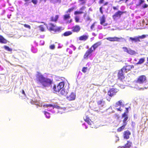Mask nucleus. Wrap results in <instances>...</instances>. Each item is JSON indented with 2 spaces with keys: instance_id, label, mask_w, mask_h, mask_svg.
I'll list each match as a JSON object with an SVG mask.
<instances>
[{
  "instance_id": "5",
  "label": "nucleus",
  "mask_w": 148,
  "mask_h": 148,
  "mask_svg": "<svg viewBox=\"0 0 148 148\" xmlns=\"http://www.w3.org/2000/svg\"><path fill=\"white\" fill-rule=\"evenodd\" d=\"M117 79L123 81L125 78L124 71L121 69L118 70L117 74Z\"/></svg>"
},
{
  "instance_id": "4",
  "label": "nucleus",
  "mask_w": 148,
  "mask_h": 148,
  "mask_svg": "<svg viewBox=\"0 0 148 148\" xmlns=\"http://www.w3.org/2000/svg\"><path fill=\"white\" fill-rule=\"evenodd\" d=\"M64 82H60L57 86L54 85L53 88V89L56 92H59L60 90L64 88Z\"/></svg>"
},
{
  "instance_id": "48",
  "label": "nucleus",
  "mask_w": 148,
  "mask_h": 148,
  "mask_svg": "<svg viewBox=\"0 0 148 148\" xmlns=\"http://www.w3.org/2000/svg\"><path fill=\"white\" fill-rule=\"evenodd\" d=\"M104 1V0H99V1L98 3L99 4L103 3Z\"/></svg>"
},
{
  "instance_id": "10",
  "label": "nucleus",
  "mask_w": 148,
  "mask_h": 148,
  "mask_svg": "<svg viewBox=\"0 0 148 148\" xmlns=\"http://www.w3.org/2000/svg\"><path fill=\"white\" fill-rule=\"evenodd\" d=\"M126 13V11H122L120 10L117 11L112 16L113 18L115 20L117 17L120 18L121 17V15L123 13Z\"/></svg>"
},
{
  "instance_id": "28",
  "label": "nucleus",
  "mask_w": 148,
  "mask_h": 148,
  "mask_svg": "<svg viewBox=\"0 0 148 148\" xmlns=\"http://www.w3.org/2000/svg\"><path fill=\"white\" fill-rule=\"evenodd\" d=\"M26 3L25 4H26L27 3L29 2L30 0H23ZM31 2H32L34 5H36L38 3V0H32Z\"/></svg>"
},
{
  "instance_id": "34",
  "label": "nucleus",
  "mask_w": 148,
  "mask_h": 148,
  "mask_svg": "<svg viewBox=\"0 0 148 148\" xmlns=\"http://www.w3.org/2000/svg\"><path fill=\"white\" fill-rule=\"evenodd\" d=\"M144 0H139V2L138 4L136 5V6H140L143 3L145 2Z\"/></svg>"
},
{
  "instance_id": "8",
  "label": "nucleus",
  "mask_w": 148,
  "mask_h": 148,
  "mask_svg": "<svg viewBox=\"0 0 148 148\" xmlns=\"http://www.w3.org/2000/svg\"><path fill=\"white\" fill-rule=\"evenodd\" d=\"M119 90L116 88H112L109 90L108 92V95L110 97H112L118 92Z\"/></svg>"
},
{
  "instance_id": "18",
  "label": "nucleus",
  "mask_w": 148,
  "mask_h": 148,
  "mask_svg": "<svg viewBox=\"0 0 148 148\" xmlns=\"http://www.w3.org/2000/svg\"><path fill=\"white\" fill-rule=\"evenodd\" d=\"M131 135V132L129 130H126L124 132L123 137L124 138L126 139H128L129 136Z\"/></svg>"
},
{
  "instance_id": "3",
  "label": "nucleus",
  "mask_w": 148,
  "mask_h": 148,
  "mask_svg": "<svg viewBox=\"0 0 148 148\" xmlns=\"http://www.w3.org/2000/svg\"><path fill=\"white\" fill-rule=\"evenodd\" d=\"M47 29L50 31H54L55 32L59 31L60 30L59 27H57L56 25L52 23H49L48 24H45Z\"/></svg>"
},
{
  "instance_id": "40",
  "label": "nucleus",
  "mask_w": 148,
  "mask_h": 148,
  "mask_svg": "<svg viewBox=\"0 0 148 148\" xmlns=\"http://www.w3.org/2000/svg\"><path fill=\"white\" fill-rule=\"evenodd\" d=\"M40 28V30L42 32H44L45 31V29L42 25H40L39 26Z\"/></svg>"
},
{
  "instance_id": "62",
  "label": "nucleus",
  "mask_w": 148,
  "mask_h": 148,
  "mask_svg": "<svg viewBox=\"0 0 148 148\" xmlns=\"http://www.w3.org/2000/svg\"><path fill=\"white\" fill-rule=\"evenodd\" d=\"M107 25H108L107 23H106L105 25H104V26H106Z\"/></svg>"
},
{
  "instance_id": "53",
  "label": "nucleus",
  "mask_w": 148,
  "mask_h": 148,
  "mask_svg": "<svg viewBox=\"0 0 148 148\" xmlns=\"http://www.w3.org/2000/svg\"><path fill=\"white\" fill-rule=\"evenodd\" d=\"M116 110L117 111H120L121 112L122 111V109H121V108L120 107L119 108H117Z\"/></svg>"
},
{
  "instance_id": "60",
  "label": "nucleus",
  "mask_w": 148,
  "mask_h": 148,
  "mask_svg": "<svg viewBox=\"0 0 148 148\" xmlns=\"http://www.w3.org/2000/svg\"><path fill=\"white\" fill-rule=\"evenodd\" d=\"M11 16V15H8V18H10V16Z\"/></svg>"
},
{
  "instance_id": "32",
  "label": "nucleus",
  "mask_w": 148,
  "mask_h": 148,
  "mask_svg": "<svg viewBox=\"0 0 148 148\" xmlns=\"http://www.w3.org/2000/svg\"><path fill=\"white\" fill-rule=\"evenodd\" d=\"M3 47L5 50L11 52L12 50V48H10L8 46H4Z\"/></svg>"
},
{
  "instance_id": "7",
  "label": "nucleus",
  "mask_w": 148,
  "mask_h": 148,
  "mask_svg": "<svg viewBox=\"0 0 148 148\" xmlns=\"http://www.w3.org/2000/svg\"><path fill=\"white\" fill-rule=\"evenodd\" d=\"M147 80V77L145 75H141L138 77L136 82L137 83L142 84L146 82Z\"/></svg>"
},
{
  "instance_id": "23",
  "label": "nucleus",
  "mask_w": 148,
  "mask_h": 148,
  "mask_svg": "<svg viewBox=\"0 0 148 148\" xmlns=\"http://www.w3.org/2000/svg\"><path fill=\"white\" fill-rule=\"evenodd\" d=\"M58 17V15H56L55 16H52L50 18V21L56 22L57 21Z\"/></svg>"
},
{
  "instance_id": "13",
  "label": "nucleus",
  "mask_w": 148,
  "mask_h": 148,
  "mask_svg": "<svg viewBox=\"0 0 148 148\" xmlns=\"http://www.w3.org/2000/svg\"><path fill=\"white\" fill-rule=\"evenodd\" d=\"M102 44V42L101 41H99L96 42L90 48L93 51H95V49L97 48L98 47L100 46Z\"/></svg>"
},
{
  "instance_id": "27",
  "label": "nucleus",
  "mask_w": 148,
  "mask_h": 148,
  "mask_svg": "<svg viewBox=\"0 0 148 148\" xmlns=\"http://www.w3.org/2000/svg\"><path fill=\"white\" fill-rule=\"evenodd\" d=\"M127 125V124L123 123V125L117 129V131L118 132H120L122 131L124 129L125 126Z\"/></svg>"
},
{
  "instance_id": "41",
  "label": "nucleus",
  "mask_w": 148,
  "mask_h": 148,
  "mask_svg": "<svg viewBox=\"0 0 148 148\" xmlns=\"http://www.w3.org/2000/svg\"><path fill=\"white\" fill-rule=\"evenodd\" d=\"M72 34V32L71 31H67L65 32V36H68L69 35H71Z\"/></svg>"
},
{
  "instance_id": "25",
  "label": "nucleus",
  "mask_w": 148,
  "mask_h": 148,
  "mask_svg": "<svg viewBox=\"0 0 148 148\" xmlns=\"http://www.w3.org/2000/svg\"><path fill=\"white\" fill-rule=\"evenodd\" d=\"M100 24L102 25L106 22V18L104 15H103L100 18Z\"/></svg>"
},
{
  "instance_id": "42",
  "label": "nucleus",
  "mask_w": 148,
  "mask_h": 148,
  "mask_svg": "<svg viewBox=\"0 0 148 148\" xmlns=\"http://www.w3.org/2000/svg\"><path fill=\"white\" fill-rule=\"evenodd\" d=\"M104 101H103V99L98 101H97V104L98 105H101L103 103Z\"/></svg>"
},
{
  "instance_id": "51",
  "label": "nucleus",
  "mask_w": 148,
  "mask_h": 148,
  "mask_svg": "<svg viewBox=\"0 0 148 148\" xmlns=\"http://www.w3.org/2000/svg\"><path fill=\"white\" fill-rule=\"evenodd\" d=\"M67 86V89H68L69 88V84L67 82V85L66 84L65 87Z\"/></svg>"
},
{
  "instance_id": "38",
  "label": "nucleus",
  "mask_w": 148,
  "mask_h": 148,
  "mask_svg": "<svg viewBox=\"0 0 148 148\" xmlns=\"http://www.w3.org/2000/svg\"><path fill=\"white\" fill-rule=\"evenodd\" d=\"M65 94V89L64 88H63L62 90L60 91V95L61 96L64 95Z\"/></svg>"
},
{
  "instance_id": "61",
  "label": "nucleus",
  "mask_w": 148,
  "mask_h": 148,
  "mask_svg": "<svg viewBox=\"0 0 148 148\" xmlns=\"http://www.w3.org/2000/svg\"><path fill=\"white\" fill-rule=\"evenodd\" d=\"M46 0H40V1H44V2H45Z\"/></svg>"
},
{
  "instance_id": "9",
  "label": "nucleus",
  "mask_w": 148,
  "mask_h": 148,
  "mask_svg": "<svg viewBox=\"0 0 148 148\" xmlns=\"http://www.w3.org/2000/svg\"><path fill=\"white\" fill-rule=\"evenodd\" d=\"M146 37L145 35H143L141 36H139L134 38L130 37L129 38V40H130L132 41H134L135 42H140V39H143Z\"/></svg>"
},
{
  "instance_id": "35",
  "label": "nucleus",
  "mask_w": 148,
  "mask_h": 148,
  "mask_svg": "<svg viewBox=\"0 0 148 148\" xmlns=\"http://www.w3.org/2000/svg\"><path fill=\"white\" fill-rule=\"evenodd\" d=\"M123 103L121 100H120L116 103V106L118 107L119 106H121Z\"/></svg>"
},
{
  "instance_id": "36",
  "label": "nucleus",
  "mask_w": 148,
  "mask_h": 148,
  "mask_svg": "<svg viewBox=\"0 0 148 148\" xmlns=\"http://www.w3.org/2000/svg\"><path fill=\"white\" fill-rule=\"evenodd\" d=\"M76 9V8H75V7H72L71 8H69L68 10H67V11L66 12L68 13L69 12L70 13L71 12L73 11L74 10Z\"/></svg>"
},
{
  "instance_id": "63",
  "label": "nucleus",
  "mask_w": 148,
  "mask_h": 148,
  "mask_svg": "<svg viewBox=\"0 0 148 148\" xmlns=\"http://www.w3.org/2000/svg\"><path fill=\"white\" fill-rule=\"evenodd\" d=\"M107 100L108 101H110V98L109 99H107Z\"/></svg>"
},
{
  "instance_id": "11",
  "label": "nucleus",
  "mask_w": 148,
  "mask_h": 148,
  "mask_svg": "<svg viewBox=\"0 0 148 148\" xmlns=\"http://www.w3.org/2000/svg\"><path fill=\"white\" fill-rule=\"evenodd\" d=\"M94 51L91 48H90L88 49L84 56V59H87L89 57H90L92 55V53Z\"/></svg>"
},
{
  "instance_id": "30",
  "label": "nucleus",
  "mask_w": 148,
  "mask_h": 148,
  "mask_svg": "<svg viewBox=\"0 0 148 148\" xmlns=\"http://www.w3.org/2000/svg\"><path fill=\"white\" fill-rule=\"evenodd\" d=\"M145 61V58H143L139 59L138 61L136 63L137 64H140L143 63Z\"/></svg>"
},
{
  "instance_id": "16",
  "label": "nucleus",
  "mask_w": 148,
  "mask_h": 148,
  "mask_svg": "<svg viewBox=\"0 0 148 148\" xmlns=\"http://www.w3.org/2000/svg\"><path fill=\"white\" fill-rule=\"evenodd\" d=\"M73 20L71 18L70 14H65V23L69 24L72 22Z\"/></svg>"
},
{
  "instance_id": "6",
  "label": "nucleus",
  "mask_w": 148,
  "mask_h": 148,
  "mask_svg": "<svg viewBox=\"0 0 148 148\" xmlns=\"http://www.w3.org/2000/svg\"><path fill=\"white\" fill-rule=\"evenodd\" d=\"M126 65L123 66L121 69L124 71L125 73H127L128 72L130 71L132 69H133L134 68V66L133 65H127V63L125 64Z\"/></svg>"
},
{
  "instance_id": "14",
  "label": "nucleus",
  "mask_w": 148,
  "mask_h": 148,
  "mask_svg": "<svg viewBox=\"0 0 148 148\" xmlns=\"http://www.w3.org/2000/svg\"><path fill=\"white\" fill-rule=\"evenodd\" d=\"M121 117L123 119L122 120L123 123L127 124V121L128 119V114L124 112L122 114Z\"/></svg>"
},
{
  "instance_id": "17",
  "label": "nucleus",
  "mask_w": 148,
  "mask_h": 148,
  "mask_svg": "<svg viewBox=\"0 0 148 148\" xmlns=\"http://www.w3.org/2000/svg\"><path fill=\"white\" fill-rule=\"evenodd\" d=\"M76 95L74 92L71 93L68 96H66L67 99L69 101H72L75 100V99Z\"/></svg>"
},
{
  "instance_id": "45",
  "label": "nucleus",
  "mask_w": 148,
  "mask_h": 148,
  "mask_svg": "<svg viewBox=\"0 0 148 148\" xmlns=\"http://www.w3.org/2000/svg\"><path fill=\"white\" fill-rule=\"evenodd\" d=\"M24 27L25 28H28L29 29H31V27L29 25H28L26 24H24L23 25Z\"/></svg>"
},
{
  "instance_id": "58",
  "label": "nucleus",
  "mask_w": 148,
  "mask_h": 148,
  "mask_svg": "<svg viewBox=\"0 0 148 148\" xmlns=\"http://www.w3.org/2000/svg\"><path fill=\"white\" fill-rule=\"evenodd\" d=\"M53 2H56L58 0H51Z\"/></svg>"
},
{
  "instance_id": "49",
  "label": "nucleus",
  "mask_w": 148,
  "mask_h": 148,
  "mask_svg": "<svg viewBox=\"0 0 148 148\" xmlns=\"http://www.w3.org/2000/svg\"><path fill=\"white\" fill-rule=\"evenodd\" d=\"M125 109L126 110V111H125L124 112H125L126 114H127L129 112L128 108H126Z\"/></svg>"
},
{
  "instance_id": "20",
  "label": "nucleus",
  "mask_w": 148,
  "mask_h": 148,
  "mask_svg": "<svg viewBox=\"0 0 148 148\" xmlns=\"http://www.w3.org/2000/svg\"><path fill=\"white\" fill-rule=\"evenodd\" d=\"M88 38V36L86 35H83L79 37V40L81 41H85Z\"/></svg>"
},
{
  "instance_id": "46",
  "label": "nucleus",
  "mask_w": 148,
  "mask_h": 148,
  "mask_svg": "<svg viewBox=\"0 0 148 148\" xmlns=\"http://www.w3.org/2000/svg\"><path fill=\"white\" fill-rule=\"evenodd\" d=\"M50 48L51 49H55V46L54 45H51L50 46Z\"/></svg>"
},
{
  "instance_id": "52",
  "label": "nucleus",
  "mask_w": 148,
  "mask_h": 148,
  "mask_svg": "<svg viewBox=\"0 0 148 148\" xmlns=\"http://www.w3.org/2000/svg\"><path fill=\"white\" fill-rule=\"evenodd\" d=\"M98 29H102V27L100 25H99L98 26Z\"/></svg>"
},
{
  "instance_id": "2",
  "label": "nucleus",
  "mask_w": 148,
  "mask_h": 148,
  "mask_svg": "<svg viewBox=\"0 0 148 148\" xmlns=\"http://www.w3.org/2000/svg\"><path fill=\"white\" fill-rule=\"evenodd\" d=\"M86 8L85 6H82L79 9V11H76L74 12V14L76 15L74 19L75 22L78 23L79 22L80 18L79 16H76V15L79 14H81L84 13L83 10H84Z\"/></svg>"
},
{
  "instance_id": "19",
  "label": "nucleus",
  "mask_w": 148,
  "mask_h": 148,
  "mask_svg": "<svg viewBox=\"0 0 148 148\" xmlns=\"http://www.w3.org/2000/svg\"><path fill=\"white\" fill-rule=\"evenodd\" d=\"M80 29L81 28L79 26L76 25L73 27L72 30L74 32H78L80 31Z\"/></svg>"
},
{
  "instance_id": "54",
  "label": "nucleus",
  "mask_w": 148,
  "mask_h": 148,
  "mask_svg": "<svg viewBox=\"0 0 148 148\" xmlns=\"http://www.w3.org/2000/svg\"><path fill=\"white\" fill-rule=\"evenodd\" d=\"M22 94H23L24 95H25V91L24 90H22Z\"/></svg>"
},
{
  "instance_id": "37",
  "label": "nucleus",
  "mask_w": 148,
  "mask_h": 148,
  "mask_svg": "<svg viewBox=\"0 0 148 148\" xmlns=\"http://www.w3.org/2000/svg\"><path fill=\"white\" fill-rule=\"evenodd\" d=\"M44 113L47 118H49L50 117V114L47 112L44 111Z\"/></svg>"
},
{
  "instance_id": "55",
  "label": "nucleus",
  "mask_w": 148,
  "mask_h": 148,
  "mask_svg": "<svg viewBox=\"0 0 148 148\" xmlns=\"http://www.w3.org/2000/svg\"><path fill=\"white\" fill-rule=\"evenodd\" d=\"M46 106H47V107H53V105H51V104H49V105H46Z\"/></svg>"
},
{
  "instance_id": "15",
  "label": "nucleus",
  "mask_w": 148,
  "mask_h": 148,
  "mask_svg": "<svg viewBox=\"0 0 148 148\" xmlns=\"http://www.w3.org/2000/svg\"><path fill=\"white\" fill-rule=\"evenodd\" d=\"M84 120L91 127H93L94 126V125L93 122V121H91V120L89 119V118L87 116H86L85 118H84Z\"/></svg>"
},
{
  "instance_id": "21",
  "label": "nucleus",
  "mask_w": 148,
  "mask_h": 148,
  "mask_svg": "<svg viewBox=\"0 0 148 148\" xmlns=\"http://www.w3.org/2000/svg\"><path fill=\"white\" fill-rule=\"evenodd\" d=\"M75 47L73 46H70L69 48L67 49L66 51L70 54H71L73 51L75 49Z\"/></svg>"
},
{
  "instance_id": "12",
  "label": "nucleus",
  "mask_w": 148,
  "mask_h": 148,
  "mask_svg": "<svg viewBox=\"0 0 148 148\" xmlns=\"http://www.w3.org/2000/svg\"><path fill=\"white\" fill-rule=\"evenodd\" d=\"M124 38L122 37L119 38L116 37H109L106 38L108 40L112 42L117 41L119 42L121 40H123Z\"/></svg>"
},
{
  "instance_id": "26",
  "label": "nucleus",
  "mask_w": 148,
  "mask_h": 148,
  "mask_svg": "<svg viewBox=\"0 0 148 148\" xmlns=\"http://www.w3.org/2000/svg\"><path fill=\"white\" fill-rule=\"evenodd\" d=\"M87 15V13H85L84 15L83 16L85 18V21L86 22H88V21H91L92 20L91 19L90 16L88 15H87L86 17V16Z\"/></svg>"
},
{
  "instance_id": "57",
  "label": "nucleus",
  "mask_w": 148,
  "mask_h": 148,
  "mask_svg": "<svg viewBox=\"0 0 148 148\" xmlns=\"http://www.w3.org/2000/svg\"><path fill=\"white\" fill-rule=\"evenodd\" d=\"M147 87H145L144 88H140V90H143L144 89H147Z\"/></svg>"
},
{
  "instance_id": "47",
  "label": "nucleus",
  "mask_w": 148,
  "mask_h": 148,
  "mask_svg": "<svg viewBox=\"0 0 148 148\" xmlns=\"http://www.w3.org/2000/svg\"><path fill=\"white\" fill-rule=\"evenodd\" d=\"M148 6V5H147L146 4H144V5L143 6V8H147Z\"/></svg>"
},
{
  "instance_id": "22",
  "label": "nucleus",
  "mask_w": 148,
  "mask_h": 148,
  "mask_svg": "<svg viewBox=\"0 0 148 148\" xmlns=\"http://www.w3.org/2000/svg\"><path fill=\"white\" fill-rule=\"evenodd\" d=\"M7 40L5 39L2 36L0 35V43L2 44H6Z\"/></svg>"
},
{
  "instance_id": "29",
  "label": "nucleus",
  "mask_w": 148,
  "mask_h": 148,
  "mask_svg": "<svg viewBox=\"0 0 148 148\" xmlns=\"http://www.w3.org/2000/svg\"><path fill=\"white\" fill-rule=\"evenodd\" d=\"M127 53L130 55H135L136 54V52L134 51L129 48L127 52Z\"/></svg>"
},
{
  "instance_id": "31",
  "label": "nucleus",
  "mask_w": 148,
  "mask_h": 148,
  "mask_svg": "<svg viewBox=\"0 0 148 148\" xmlns=\"http://www.w3.org/2000/svg\"><path fill=\"white\" fill-rule=\"evenodd\" d=\"M96 23V22H94L91 25L90 28L91 30H95V24Z\"/></svg>"
},
{
  "instance_id": "50",
  "label": "nucleus",
  "mask_w": 148,
  "mask_h": 148,
  "mask_svg": "<svg viewBox=\"0 0 148 148\" xmlns=\"http://www.w3.org/2000/svg\"><path fill=\"white\" fill-rule=\"evenodd\" d=\"M117 7L113 6V8L114 10H118L119 6H117Z\"/></svg>"
},
{
  "instance_id": "39",
  "label": "nucleus",
  "mask_w": 148,
  "mask_h": 148,
  "mask_svg": "<svg viewBox=\"0 0 148 148\" xmlns=\"http://www.w3.org/2000/svg\"><path fill=\"white\" fill-rule=\"evenodd\" d=\"M87 67H84L82 68V71L84 73H85L87 71Z\"/></svg>"
},
{
  "instance_id": "33",
  "label": "nucleus",
  "mask_w": 148,
  "mask_h": 148,
  "mask_svg": "<svg viewBox=\"0 0 148 148\" xmlns=\"http://www.w3.org/2000/svg\"><path fill=\"white\" fill-rule=\"evenodd\" d=\"M132 143L129 141H127V143L125 144V146L126 147L129 148L131 147L132 145Z\"/></svg>"
},
{
  "instance_id": "43",
  "label": "nucleus",
  "mask_w": 148,
  "mask_h": 148,
  "mask_svg": "<svg viewBox=\"0 0 148 148\" xmlns=\"http://www.w3.org/2000/svg\"><path fill=\"white\" fill-rule=\"evenodd\" d=\"M79 2H82L81 3V5H84L86 3V1L85 0H78Z\"/></svg>"
},
{
  "instance_id": "59",
  "label": "nucleus",
  "mask_w": 148,
  "mask_h": 148,
  "mask_svg": "<svg viewBox=\"0 0 148 148\" xmlns=\"http://www.w3.org/2000/svg\"><path fill=\"white\" fill-rule=\"evenodd\" d=\"M147 62H146V64H148V57L147 58Z\"/></svg>"
},
{
  "instance_id": "44",
  "label": "nucleus",
  "mask_w": 148,
  "mask_h": 148,
  "mask_svg": "<svg viewBox=\"0 0 148 148\" xmlns=\"http://www.w3.org/2000/svg\"><path fill=\"white\" fill-rule=\"evenodd\" d=\"M123 49L124 52H126L127 53V52L128 50V49L126 47H123L122 48Z\"/></svg>"
},
{
  "instance_id": "1",
  "label": "nucleus",
  "mask_w": 148,
  "mask_h": 148,
  "mask_svg": "<svg viewBox=\"0 0 148 148\" xmlns=\"http://www.w3.org/2000/svg\"><path fill=\"white\" fill-rule=\"evenodd\" d=\"M36 80L37 84L40 83L44 87L48 86L52 83L51 79L45 78L43 75L39 73L37 74Z\"/></svg>"
},
{
  "instance_id": "56",
  "label": "nucleus",
  "mask_w": 148,
  "mask_h": 148,
  "mask_svg": "<svg viewBox=\"0 0 148 148\" xmlns=\"http://www.w3.org/2000/svg\"><path fill=\"white\" fill-rule=\"evenodd\" d=\"M92 34L93 36H96L97 35V34L95 33H92Z\"/></svg>"
},
{
  "instance_id": "64",
  "label": "nucleus",
  "mask_w": 148,
  "mask_h": 148,
  "mask_svg": "<svg viewBox=\"0 0 148 148\" xmlns=\"http://www.w3.org/2000/svg\"><path fill=\"white\" fill-rule=\"evenodd\" d=\"M37 106H39V104H37Z\"/></svg>"
},
{
  "instance_id": "24",
  "label": "nucleus",
  "mask_w": 148,
  "mask_h": 148,
  "mask_svg": "<svg viewBox=\"0 0 148 148\" xmlns=\"http://www.w3.org/2000/svg\"><path fill=\"white\" fill-rule=\"evenodd\" d=\"M108 3V2H106L104 3L103 5H102L99 8V10L100 13L102 14L103 13V9H104V6L107 5Z\"/></svg>"
}]
</instances>
